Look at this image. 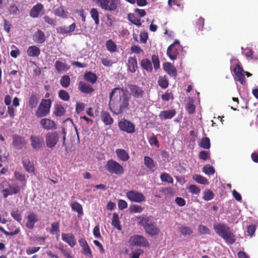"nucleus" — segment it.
<instances>
[{
  "instance_id": "obj_1",
  "label": "nucleus",
  "mask_w": 258,
  "mask_h": 258,
  "mask_svg": "<svg viewBox=\"0 0 258 258\" xmlns=\"http://www.w3.org/2000/svg\"><path fill=\"white\" fill-rule=\"evenodd\" d=\"M129 101L130 97L123 89L115 88L109 94V109L114 114L119 115L128 107Z\"/></svg>"
},
{
  "instance_id": "obj_2",
  "label": "nucleus",
  "mask_w": 258,
  "mask_h": 258,
  "mask_svg": "<svg viewBox=\"0 0 258 258\" xmlns=\"http://www.w3.org/2000/svg\"><path fill=\"white\" fill-rule=\"evenodd\" d=\"M138 223L151 236L157 235L160 232L155 220L151 216L142 215L137 217Z\"/></svg>"
},
{
  "instance_id": "obj_3",
  "label": "nucleus",
  "mask_w": 258,
  "mask_h": 258,
  "mask_svg": "<svg viewBox=\"0 0 258 258\" xmlns=\"http://www.w3.org/2000/svg\"><path fill=\"white\" fill-rule=\"evenodd\" d=\"M213 228L215 232L221 237L227 243L232 244L235 243L236 241L235 236L226 224L223 223H215L213 225Z\"/></svg>"
},
{
  "instance_id": "obj_4",
  "label": "nucleus",
  "mask_w": 258,
  "mask_h": 258,
  "mask_svg": "<svg viewBox=\"0 0 258 258\" xmlns=\"http://www.w3.org/2000/svg\"><path fill=\"white\" fill-rule=\"evenodd\" d=\"M105 168L112 174L121 175L124 173L122 166L113 159H110L106 162Z\"/></svg>"
},
{
  "instance_id": "obj_5",
  "label": "nucleus",
  "mask_w": 258,
  "mask_h": 258,
  "mask_svg": "<svg viewBox=\"0 0 258 258\" xmlns=\"http://www.w3.org/2000/svg\"><path fill=\"white\" fill-rule=\"evenodd\" d=\"M102 10L112 12L115 11L118 5L117 0H93Z\"/></svg>"
},
{
  "instance_id": "obj_6",
  "label": "nucleus",
  "mask_w": 258,
  "mask_h": 258,
  "mask_svg": "<svg viewBox=\"0 0 258 258\" xmlns=\"http://www.w3.org/2000/svg\"><path fill=\"white\" fill-rule=\"evenodd\" d=\"M50 107V100L43 99L36 111V116L38 118L46 116L49 113Z\"/></svg>"
},
{
  "instance_id": "obj_7",
  "label": "nucleus",
  "mask_w": 258,
  "mask_h": 258,
  "mask_svg": "<svg viewBox=\"0 0 258 258\" xmlns=\"http://www.w3.org/2000/svg\"><path fill=\"white\" fill-rule=\"evenodd\" d=\"M181 49L179 41L176 40L174 43L169 46L167 50V55L171 60H175Z\"/></svg>"
},
{
  "instance_id": "obj_8",
  "label": "nucleus",
  "mask_w": 258,
  "mask_h": 258,
  "mask_svg": "<svg viewBox=\"0 0 258 258\" xmlns=\"http://www.w3.org/2000/svg\"><path fill=\"white\" fill-rule=\"evenodd\" d=\"M45 143L47 148L53 149L59 140V135L57 132L48 133L45 135Z\"/></svg>"
},
{
  "instance_id": "obj_9",
  "label": "nucleus",
  "mask_w": 258,
  "mask_h": 258,
  "mask_svg": "<svg viewBox=\"0 0 258 258\" xmlns=\"http://www.w3.org/2000/svg\"><path fill=\"white\" fill-rule=\"evenodd\" d=\"M234 74V79L236 81H239L242 85H244L245 81L244 79V74L248 77L251 76V74L247 72H244L242 68L238 64L233 69Z\"/></svg>"
},
{
  "instance_id": "obj_10",
  "label": "nucleus",
  "mask_w": 258,
  "mask_h": 258,
  "mask_svg": "<svg viewBox=\"0 0 258 258\" xmlns=\"http://www.w3.org/2000/svg\"><path fill=\"white\" fill-rule=\"evenodd\" d=\"M130 242L131 245L141 247H149V243L146 238L141 235L131 236Z\"/></svg>"
},
{
  "instance_id": "obj_11",
  "label": "nucleus",
  "mask_w": 258,
  "mask_h": 258,
  "mask_svg": "<svg viewBox=\"0 0 258 258\" xmlns=\"http://www.w3.org/2000/svg\"><path fill=\"white\" fill-rule=\"evenodd\" d=\"M118 127L120 131L128 134H133L135 132V124L125 119H122L118 122Z\"/></svg>"
},
{
  "instance_id": "obj_12",
  "label": "nucleus",
  "mask_w": 258,
  "mask_h": 258,
  "mask_svg": "<svg viewBox=\"0 0 258 258\" xmlns=\"http://www.w3.org/2000/svg\"><path fill=\"white\" fill-rule=\"evenodd\" d=\"M126 195L131 202L140 203L146 201V198L144 195L137 190H129L126 192Z\"/></svg>"
},
{
  "instance_id": "obj_13",
  "label": "nucleus",
  "mask_w": 258,
  "mask_h": 258,
  "mask_svg": "<svg viewBox=\"0 0 258 258\" xmlns=\"http://www.w3.org/2000/svg\"><path fill=\"white\" fill-rule=\"evenodd\" d=\"M20 191V187L16 183L10 184V186L2 190V194L4 198H7L9 196L16 195Z\"/></svg>"
},
{
  "instance_id": "obj_14",
  "label": "nucleus",
  "mask_w": 258,
  "mask_h": 258,
  "mask_svg": "<svg viewBox=\"0 0 258 258\" xmlns=\"http://www.w3.org/2000/svg\"><path fill=\"white\" fill-rule=\"evenodd\" d=\"M45 13V10L43 5L38 3L33 7L30 11V16L33 18L40 17Z\"/></svg>"
},
{
  "instance_id": "obj_15",
  "label": "nucleus",
  "mask_w": 258,
  "mask_h": 258,
  "mask_svg": "<svg viewBox=\"0 0 258 258\" xmlns=\"http://www.w3.org/2000/svg\"><path fill=\"white\" fill-rule=\"evenodd\" d=\"M30 141L32 148L35 150H39L44 146V139L40 136H31Z\"/></svg>"
},
{
  "instance_id": "obj_16",
  "label": "nucleus",
  "mask_w": 258,
  "mask_h": 258,
  "mask_svg": "<svg viewBox=\"0 0 258 258\" xmlns=\"http://www.w3.org/2000/svg\"><path fill=\"white\" fill-rule=\"evenodd\" d=\"M26 219V226L31 230L34 228L35 223L38 221L37 215L32 212L28 213Z\"/></svg>"
},
{
  "instance_id": "obj_17",
  "label": "nucleus",
  "mask_w": 258,
  "mask_h": 258,
  "mask_svg": "<svg viewBox=\"0 0 258 258\" xmlns=\"http://www.w3.org/2000/svg\"><path fill=\"white\" fill-rule=\"evenodd\" d=\"M13 145L18 150L22 149L26 144L25 139L19 135H14L13 136Z\"/></svg>"
},
{
  "instance_id": "obj_18",
  "label": "nucleus",
  "mask_w": 258,
  "mask_h": 258,
  "mask_svg": "<svg viewBox=\"0 0 258 258\" xmlns=\"http://www.w3.org/2000/svg\"><path fill=\"white\" fill-rule=\"evenodd\" d=\"M128 88L131 94L136 98H141L144 94L142 89L135 85H129Z\"/></svg>"
},
{
  "instance_id": "obj_19",
  "label": "nucleus",
  "mask_w": 258,
  "mask_h": 258,
  "mask_svg": "<svg viewBox=\"0 0 258 258\" xmlns=\"http://www.w3.org/2000/svg\"><path fill=\"white\" fill-rule=\"evenodd\" d=\"M40 124L46 130H54L56 128L55 122L48 118H43L40 121Z\"/></svg>"
},
{
  "instance_id": "obj_20",
  "label": "nucleus",
  "mask_w": 258,
  "mask_h": 258,
  "mask_svg": "<svg viewBox=\"0 0 258 258\" xmlns=\"http://www.w3.org/2000/svg\"><path fill=\"white\" fill-rule=\"evenodd\" d=\"M176 113L175 109L163 110L160 112L159 117L162 120L170 119L175 115Z\"/></svg>"
},
{
  "instance_id": "obj_21",
  "label": "nucleus",
  "mask_w": 258,
  "mask_h": 258,
  "mask_svg": "<svg viewBox=\"0 0 258 258\" xmlns=\"http://www.w3.org/2000/svg\"><path fill=\"white\" fill-rule=\"evenodd\" d=\"M62 240L67 243L71 247H73L77 243L75 236L70 233H62Z\"/></svg>"
},
{
  "instance_id": "obj_22",
  "label": "nucleus",
  "mask_w": 258,
  "mask_h": 258,
  "mask_svg": "<svg viewBox=\"0 0 258 258\" xmlns=\"http://www.w3.org/2000/svg\"><path fill=\"white\" fill-rule=\"evenodd\" d=\"M144 163L146 167L152 171H154L157 167L156 162L149 156L144 157Z\"/></svg>"
},
{
  "instance_id": "obj_23",
  "label": "nucleus",
  "mask_w": 258,
  "mask_h": 258,
  "mask_svg": "<svg viewBox=\"0 0 258 258\" xmlns=\"http://www.w3.org/2000/svg\"><path fill=\"white\" fill-rule=\"evenodd\" d=\"M163 69L164 71L171 77H176L177 76V71L175 68L169 62H165L163 64Z\"/></svg>"
},
{
  "instance_id": "obj_24",
  "label": "nucleus",
  "mask_w": 258,
  "mask_h": 258,
  "mask_svg": "<svg viewBox=\"0 0 258 258\" xmlns=\"http://www.w3.org/2000/svg\"><path fill=\"white\" fill-rule=\"evenodd\" d=\"M101 118L102 121L106 125H111L114 121L113 118L110 114L106 111H102L101 112Z\"/></svg>"
},
{
  "instance_id": "obj_25",
  "label": "nucleus",
  "mask_w": 258,
  "mask_h": 258,
  "mask_svg": "<svg viewBox=\"0 0 258 258\" xmlns=\"http://www.w3.org/2000/svg\"><path fill=\"white\" fill-rule=\"evenodd\" d=\"M33 40L37 43H42L45 41V36L44 33L38 30L33 35Z\"/></svg>"
},
{
  "instance_id": "obj_26",
  "label": "nucleus",
  "mask_w": 258,
  "mask_h": 258,
  "mask_svg": "<svg viewBox=\"0 0 258 258\" xmlns=\"http://www.w3.org/2000/svg\"><path fill=\"white\" fill-rule=\"evenodd\" d=\"M79 89L81 92L86 94L91 93L94 90L90 85H89L82 81H81L79 83Z\"/></svg>"
},
{
  "instance_id": "obj_27",
  "label": "nucleus",
  "mask_w": 258,
  "mask_h": 258,
  "mask_svg": "<svg viewBox=\"0 0 258 258\" xmlns=\"http://www.w3.org/2000/svg\"><path fill=\"white\" fill-rule=\"evenodd\" d=\"M76 28V24L73 23L69 26H61L57 28V32L62 34L70 33L73 32Z\"/></svg>"
},
{
  "instance_id": "obj_28",
  "label": "nucleus",
  "mask_w": 258,
  "mask_h": 258,
  "mask_svg": "<svg viewBox=\"0 0 258 258\" xmlns=\"http://www.w3.org/2000/svg\"><path fill=\"white\" fill-rule=\"evenodd\" d=\"M128 70L132 73H135L138 68L137 60L136 57H129L127 60Z\"/></svg>"
},
{
  "instance_id": "obj_29",
  "label": "nucleus",
  "mask_w": 258,
  "mask_h": 258,
  "mask_svg": "<svg viewBox=\"0 0 258 258\" xmlns=\"http://www.w3.org/2000/svg\"><path fill=\"white\" fill-rule=\"evenodd\" d=\"M54 66L56 70L59 73L67 71L70 68L66 63L59 60L56 61Z\"/></svg>"
},
{
  "instance_id": "obj_30",
  "label": "nucleus",
  "mask_w": 258,
  "mask_h": 258,
  "mask_svg": "<svg viewBox=\"0 0 258 258\" xmlns=\"http://www.w3.org/2000/svg\"><path fill=\"white\" fill-rule=\"evenodd\" d=\"M27 55L30 57H37L40 53V49L36 46L33 45L29 47L27 50Z\"/></svg>"
},
{
  "instance_id": "obj_31",
  "label": "nucleus",
  "mask_w": 258,
  "mask_h": 258,
  "mask_svg": "<svg viewBox=\"0 0 258 258\" xmlns=\"http://www.w3.org/2000/svg\"><path fill=\"white\" fill-rule=\"evenodd\" d=\"M141 66L143 69L148 72L151 73L153 71L152 61L148 58L143 59L141 61Z\"/></svg>"
},
{
  "instance_id": "obj_32",
  "label": "nucleus",
  "mask_w": 258,
  "mask_h": 258,
  "mask_svg": "<svg viewBox=\"0 0 258 258\" xmlns=\"http://www.w3.org/2000/svg\"><path fill=\"white\" fill-rule=\"evenodd\" d=\"M115 153L121 161H126L130 158L128 154L124 149H117L115 151Z\"/></svg>"
},
{
  "instance_id": "obj_33",
  "label": "nucleus",
  "mask_w": 258,
  "mask_h": 258,
  "mask_svg": "<svg viewBox=\"0 0 258 258\" xmlns=\"http://www.w3.org/2000/svg\"><path fill=\"white\" fill-rule=\"evenodd\" d=\"M84 79L87 82L93 84L96 82L97 77L95 74L89 72L84 74Z\"/></svg>"
},
{
  "instance_id": "obj_34",
  "label": "nucleus",
  "mask_w": 258,
  "mask_h": 258,
  "mask_svg": "<svg viewBox=\"0 0 258 258\" xmlns=\"http://www.w3.org/2000/svg\"><path fill=\"white\" fill-rule=\"evenodd\" d=\"M177 229L178 231L184 236L190 235L193 232V231L190 227L185 225L178 226Z\"/></svg>"
},
{
  "instance_id": "obj_35",
  "label": "nucleus",
  "mask_w": 258,
  "mask_h": 258,
  "mask_svg": "<svg viewBox=\"0 0 258 258\" xmlns=\"http://www.w3.org/2000/svg\"><path fill=\"white\" fill-rule=\"evenodd\" d=\"M71 207L73 211L77 212L78 217H80L83 214L82 206L79 203L73 202L71 204Z\"/></svg>"
},
{
  "instance_id": "obj_36",
  "label": "nucleus",
  "mask_w": 258,
  "mask_h": 258,
  "mask_svg": "<svg viewBox=\"0 0 258 258\" xmlns=\"http://www.w3.org/2000/svg\"><path fill=\"white\" fill-rule=\"evenodd\" d=\"M54 14L60 17H66L68 15V12L65 11L64 8L62 6L58 7H54Z\"/></svg>"
},
{
  "instance_id": "obj_37",
  "label": "nucleus",
  "mask_w": 258,
  "mask_h": 258,
  "mask_svg": "<svg viewBox=\"0 0 258 258\" xmlns=\"http://www.w3.org/2000/svg\"><path fill=\"white\" fill-rule=\"evenodd\" d=\"M23 165L24 168L28 172L32 173L34 171L33 164L30 161L29 159H24L23 160Z\"/></svg>"
},
{
  "instance_id": "obj_38",
  "label": "nucleus",
  "mask_w": 258,
  "mask_h": 258,
  "mask_svg": "<svg viewBox=\"0 0 258 258\" xmlns=\"http://www.w3.org/2000/svg\"><path fill=\"white\" fill-rule=\"evenodd\" d=\"M112 225L118 230L122 229V227L120 225L118 215L116 213H113L112 218Z\"/></svg>"
},
{
  "instance_id": "obj_39",
  "label": "nucleus",
  "mask_w": 258,
  "mask_h": 258,
  "mask_svg": "<svg viewBox=\"0 0 258 258\" xmlns=\"http://www.w3.org/2000/svg\"><path fill=\"white\" fill-rule=\"evenodd\" d=\"M192 179L198 183L204 185L209 184V182L208 180L205 177L200 175H194L192 177Z\"/></svg>"
},
{
  "instance_id": "obj_40",
  "label": "nucleus",
  "mask_w": 258,
  "mask_h": 258,
  "mask_svg": "<svg viewBox=\"0 0 258 258\" xmlns=\"http://www.w3.org/2000/svg\"><path fill=\"white\" fill-rule=\"evenodd\" d=\"M127 18L129 21L136 25L138 27H140L141 26L142 23L141 22V20L137 18L135 15L132 13H130L128 14Z\"/></svg>"
},
{
  "instance_id": "obj_41",
  "label": "nucleus",
  "mask_w": 258,
  "mask_h": 258,
  "mask_svg": "<svg viewBox=\"0 0 258 258\" xmlns=\"http://www.w3.org/2000/svg\"><path fill=\"white\" fill-rule=\"evenodd\" d=\"M199 145L205 149H209L211 147L210 140L209 138L205 137L201 139Z\"/></svg>"
},
{
  "instance_id": "obj_42",
  "label": "nucleus",
  "mask_w": 258,
  "mask_h": 258,
  "mask_svg": "<svg viewBox=\"0 0 258 258\" xmlns=\"http://www.w3.org/2000/svg\"><path fill=\"white\" fill-rule=\"evenodd\" d=\"M90 15L91 18L94 20L95 23L96 25L99 24V13L96 8H92L90 11Z\"/></svg>"
},
{
  "instance_id": "obj_43",
  "label": "nucleus",
  "mask_w": 258,
  "mask_h": 258,
  "mask_svg": "<svg viewBox=\"0 0 258 258\" xmlns=\"http://www.w3.org/2000/svg\"><path fill=\"white\" fill-rule=\"evenodd\" d=\"M215 195L212 191L210 189H206L203 192V198L205 201H208L214 199Z\"/></svg>"
},
{
  "instance_id": "obj_44",
  "label": "nucleus",
  "mask_w": 258,
  "mask_h": 258,
  "mask_svg": "<svg viewBox=\"0 0 258 258\" xmlns=\"http://www.w3.org/2000/svg\"><path fill=\"white\" fill-rule=\"evenodd\" d=\"M106 46L107 49L110 52H115L117 50L116 45L111 39L106 41Z\"/></svg>"
},
{
  "instance_id": "obj_45",
  "label": "nucleus",
  "mask_w": 258,
  "mask_h": 258,
  "mask_svg": "<svg viewBox=\"0 0 258 258\" xmlns=\"http://www.w3.org/2000/svg\"><path fill=\"white\" fill-rule=\"evenodd\" d=\"M38 103V99L36 94H33L30 97L29 105L31 108L36 107Z\"/></svg>"
},
{
  "instance_id": "obj_46",
  "label": "nucleus",
  "mask_w": 258,
  "mask_h": 258,
  "mask_svg": "<svg viewBox=\"0 0 258 258\" xmlns=\"http://www.w3.org/2000/svg\"><path fill=\"white\" fill-rule=\"evenodd\" d=\"M15 178L19 181L22 182V184L25 186L26 182V178L25 174L19 172H15L14 173Z\"/></svg>"
},
{
  "instance_id": "obj_47",
  "label": "nucleus",
  "mask_w": 258,
  "mask_h": 258,
  "mask_svg": "<svg viewBox=\"0 0 258 258\" xmlns=\"http://www.w3.org/2000/svg\"><path fill=\"white\" fill-rule=\"evenodd\" d=\"M160 179L162 181L167 182L169 183H173V179L170 175L166 172H164L161 174Z\"/></svg>"
},
{
  "instance_id": "obj_48",
  "label": "nucleus",
  "mask_w": 258,
  "mask_h": 258,
  "mask_svg": "<svg viewBox=\"0 0 258 258\" xmlns=\"http://www.w3.org/2000/svg\"><path fill=\"white\" fill-rule=\"evenodd\" d=\"M70 78L68 75L63 76L60 80V84L63 88H68L70 84Z\"/></svg>"
},
{
  "instance_id": "obj_49",
  "label": "nucleus",
  "mask_w": 258,
  "mask_h": 258,
  "mask_svg": "<svg viewBox=\"0 0 258 258\" xmlns=\"http://www.w3.org/2000/svg\"><path fill=\"white\" fill-rule=\"evenodd\" d=\"M51 229L49 232L51 234H58L59 233V224L58 222H53L51 224Z\"/></svg>"
},
{
  "instance_id": "obj_50",
  "label": "nucleus",
  "mask_w": 258,
  "mask_h": 258,
  "mask_svg": "<svg viewBox=\"0 0 258 258\" xmlns=\"http://www.w3.org/2000/svg\"><path fill=\"white\" fill-rule=\"evenodd\" d=\"M243 53L248 59H257V57L254 55L253 52L252 51L251 49L247 48L244 50Z\"/></svg>"
},
{
  "instance_id": "obj_51",
  "label": "nucleus",
  "mask_w": 258,
  "mask_h": 258,
  "mask_svg": "<svg viewBox=\"0 0 258 258\" xmlns=\"http://www.w3.org/2000/svg\"><path fill=\"white\" fill-rule=\"evenodd\" d=\"M189 192L192 195L198 196L200 192V188L198 187L196 185L191 184L187 188Z\"/></svg>"
},
{
  "instance_id": "obj_52",
  "label": "nucleus",
  "mask_w": 258,
  "mask_h": 258,
  "mask_svg": "<svg viewBox=\"0 0 258 258\" xmlns=\"http://www.w3.org/2000/svg\"><path fill=\"white\" fill-rule=\"evenodd\" d=\"M161 191L163 192L166 198H171L174 195V191L171 188H162Z\"/></svg>"
},
{
  "instance_id": "obj_53",
  "label": "nucleus",
  "mask_w": 258,
  "mask_h": 258,
  "mask_svg": "<svg viewBox=\"0 0 258 258\" xmlns=\"http://www.w3.org/2000/svg\"><path fill=\"white\" fill-rule=\"evenodd\" d=\"M54 113L56 116H62L65 113L64 108L60 105H57L55 106Z\"/></svg>"
},
{
  "instance_id": "obj_54",
  "label": "nucleus",
  "mask_w": 258,
  "mask_h": 258,
  "mask_svg": "<svg viewBox=\"0 0 258 258\" xmlns=\"http://www.w3.org/2000/svg\"><path fill=\"white\" fill-rule=\"evenodd\" d=\"M11 216L18 222H20L22 220V216L18 210H13L11 212Z\"/></svg>"
},
{
  "instance_id": "obj_55",
  "label": "nucleus",
  "mask_w": 258,
  "mask_h": 258,
  "mask_svg": "<svg viewBox=\"0 0 258 258\" xmlns=\"http://www.w3.org/2000/svg\"><path fill=\"white\" fill-rule=\"evenodd\" d=\"M203 172L208 175H213L215 173V169L213 167L206 165L203 167Z\"/></svg>"
},
{
  "instance_id": "obj_56",
  "label": "nucleus",
  "mask_w": 258,
  "mask_h": 258,
  "mask_svg": "<svg viewBox=\"0 0 258 258\" xmlns=\"http://www.w3.org/2000/svg\"><path fill=\"white\" fill-rule=\"evenodd\" d=\"M130 211L132 213H140L143 211V208L141 206L133 205L130 206Z\"/></svg>"
},
{
  "instance_id": "obj_57",
  "label": "nucleus",
  "mask_w": 258,
  "mask_h": 258,
  "mask_svg": "<svg viewBox=\"0 0 258 258\" xmlns=\"http://www.w3.org/2000/svg\"><path fill=\"white\" fill-rule=\"evenodd\" d=\"M158 83L159 85L162 88L165 89L168 86V81L165 77H159Z\"/></svg>"
},
{
  "instance_id": "obj_58",
  "label": "nucleus",
  "mask_w": 258,
  "mask_h": 258,
  "mask_svg": "<svg viewBox=\"0 0 258 258\" xmlns=\"http://www.w3.org/2000/svg\"><path fill=\"white\" fill-rule=\"evenodd\" d=\"M152 63L153 64L154 69L158 70L160 68V61L158 56L153 55L152 56Z\"/></svg>"
},
{
  "instance_id": "obj_59",
  "label": "nucleus",
  "mask_w": 258,
  "mask_h": 258,
  "mask_svg": "<svg viewBox=\"0 0 258 258\" xmlns=\"http://www.w3.org/2000/svg\"><path fill=\"white\" fill-rule=\"evenodd\" d=\"M59 97L63 101H68L70 99L69 93L65 90H61L58 93Z\"/></svg>"
},
{
  "instance_id": "obj_60",
  "label": "nucleus",
  "mask_w": 258,
  "mask_h": 258,
  "mask_svg": "<svg viewBox=\"0 0 258 258\" xmlns=\"http://www.w3.org/2000/svg\"><path fill=\"white\" fill-rule=\"evenodd\" d=\"M83 249V253L88 257H92L93 255L91 252V250L89 246L88 245H86L85 246L82 247Z\"/></svg>"
},
{
  "instance_id": "obj_61",
  "label": "nucleus",
  "mask_w": 258,
  "mask_h": 258,
  "mask_svg": "<svg viewBox=\"0 0 258 258\" xmlns=\"http://www.w3.org/2000/svg\"><path fill=\"white\" fill-rule=\"evenodd\" d=\"M199 157L200 159L205 161L210 158V153L207 151H202L200 152Z\"/></svg>"
},
{
  "instance_id": "obj_62",
  "label": "nucleus",
  "mask_w": 258,
  "mask_h": 258,
  "mask_svg": "<svg viewBox=\"0 0 258 258\" xmlns=\"http://www.w3.org/2000/svg\"><path fill=\"white\" fill-rule=\"evenodd\" d=\"M199 232L202 234H209L210 230L206 226L200 225L198 228Z\"/></svg>"
},
{
  "instance_id": "obj_63",
  "label": "nucleus",
  "mask_w": 258,
  "mask_h": 258,
  "mask_svg": "<svg viewBox=\"0 0 258 258\" xmlns=\"http://www.w3.org/2000/svg\"><path fill=\"white\" fill-rule=\"evenodd\" d=\"M40 249V247H29L26 249V253L28 255H31L37 252Z\"/></svg>"
},
{
  "instance_id": "obj_64",
  "label": "nucleus",
  "mask_w": 258,
  "mask_h": 258,
  "mask_svg": "<svg viewBox=\"0 0 258 258\" xmlns=\"http://www.w3.org/2000/svg\"><path fill=\"white\" fill-rule=\"evenodd\" d=\"M149 142L151 145H155L157 147H159V142L156 136L155 135H153L149 139Z\"/></svg>"
}]
</instances>
